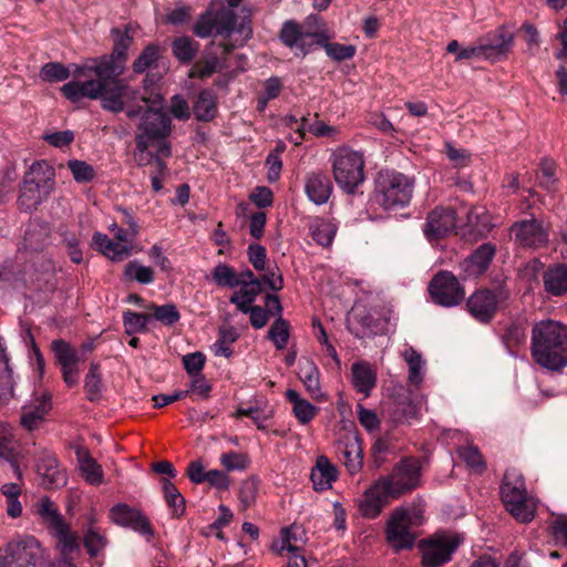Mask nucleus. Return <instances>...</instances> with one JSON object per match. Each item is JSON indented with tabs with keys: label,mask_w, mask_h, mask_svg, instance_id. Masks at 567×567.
<instances>
[{
	"label": "nucleus",
	"mask_w": 567,
	"mask_h": 567,
	"mask_svg": "<svg viewBox=\"0 0 567 567\" xmlns=\"http://www.w3.org/2000/svg\"><path fill=\"white\" fill-rule=\"evenodd\" d=\"M136 151L134 152V159L138 166L153 165L158 155L147 152L150 143L143 141V137L135 138Z\"/></svg>",
	"instance_id": "nucleus-61"
},
{
	"label": "nucleus",
	"mask_w": 567,
	"mask_h": 567,
	"mask_svg": "<svg viewBox=\"0 0 567 567\" xmlns=\"http://www.w3.org/2000/svg\"><path fill=\"white\" fill-rule=\"evenodd\" d=\"M299 379L306 386L312 399L319 400L322 398V392L319 383V369L313 361L305 359L299 363Z\"/></svg>",
	"instance_id": "nucleus-32"
},
{
	"label": "nucleus",
	"mask_w": 567,
	"mask_h": 567,
	"mask_svg": "<svg viewBox=\"0 0 567 567\" xmlns=\"http://www.w3.org/2000/svg\"><path fill=\"white\" fill-rule=\"evenodd\" d=\"M37 507L38 514L41 516L43 524L49 530L65 522L54 503L49 497H42L38 502Z\"/></svg>",
	"instance_id": "nucleus-40"
},
{
	"label": "nucleus",
	"mask_w": 567,
	"mask_h": 567,
	"mask_svg": "<svg viewBox=\"0 0 567 567\" xmlns=\"http://www.w3.org/2000/svg\"><path fill=\"white\" fill-rule=\"evenodd\" d=\"M43 549L31 536L7 544L0 556V567H41Z\"/></svg>",
	"instance_id": "nucleus-11"
},
{
	"label": "nucleus",
	"mask_w": 567,
	"mask_h": 567,
	"mask_svg": "<svg viewBox=\"0 0 567 567\" xmlns=\"http://www.w3.org/2000/svg\"><path fill=\"white\" fill-rule=\"evenodd\" d=\"M403 357L409 365V382L419 385L423 380L422 369L424 367L421 353L413 348H409L404 351Z\"/></svg>",
	"instance_id": "nucleus-44"
},
{
	"label": "nucleus",
	"mask_w": 567,
	"mask_h": 567,
	"mask_svg": "<svg viewBox=\"0 0 567 567\" xmlns=\"http://www.w3.org/2000/svg\"><path fill=\"white\" fill-rule=\"evenodd\" d=\"M289 336V322L282 317L277 318L268 331V338L274 342L277 350H282L286 348Z\"/></svg>",
	"instance_id": "nucleus-47"
},
{
	"label": "nucleus",
	"mask_w": 567,
	"mask_h": 567,
	"mask_svg": "<svg viewBox=\"0 0 567 567\" xmlns=\"http://www.w3.org/2000/svg\"><path fill=\"white\" fill-rule=\"evenodd\" d=\"M354 323L359 327L350 328L351 332L358 338L377 334L379 332V323L367 311L355 313L353 317Z\"/></svg>",
	"instance_id": "nucleus-45"
},
{
	"label": "nucleus",
	"mask_w": 567,
	"mask_h": 567,
	"mask_svg": "<svg viewBox=\"0 0 567 567\" xmlns=\"http://www.w3.org/2000/svg\"><path fill=\"white\" fill-rule=\"evenodd\" d=\"M220 463L227 471H243L249 465V458L244 453L227 452L220 455Z\"/></svg>",
	"instance_id": "nucleus-57"
},
{
	"label": "nucleus",
	"mask_w": 567,
	"mask_h": 567,
	"mask_svg": "<svg viewBox=\"0 0 567 567\" xmlns=\"http://www.w3.org/2000/svg\"><path fill=\"white\" fill-rule=\"evenodd\" d=\"M420 467L413 458L402 460L388 476L379 478L389 489L392 498H396L402 494L412 491L419 484Z\"/></svg>",
	"instance_id": "nucleus-14"
},
{
	"label": "nucleus",
	"mask_w": 567,
	"mask_h": 567,
	"mask_svg": "<svg viewBox=\"0 0 567 567\" xmlns=\"http://www.w3.org/2000/svg\"><path fill=\"white\" fill-rule=\"evenodd\" d=\"M338 478L336 466L324 455L317 457L316 465L311 470L310 480L318 492L331 488L332 482Z\"/></svg>",
	"instance_id": "nucleus-26"
},
{
	"label": "nucleus",
	"mask_w": 567,
	"mask_h": 567,
	"mask_svg": "<svg viewBox=\"0 0 567 567\" xmlns=\"http://www.w3.org/2000/svg\"><path fill=\"white\" fill-rule=\"evenodd\" d=\"M38 403L27 410L23 408V413L20 419L21 425L28 431H32L38 427L39 423L43 420L44 415L51 410V393H43L38 400Z\"/></svg>",
	"instance_id": "nucleus-30"
},
{
	"label": "nucleus",
	"mask_w": 567,
	"mask_h": 567,
	"mask_svg": "<svg viewBox=\"0 0 567 567\" xmlns=\"http://www.w3.org/2000/svg\"><path fill=\"white\" fill-rule=\"evenodd\" d=\"M152 319L151 315L125 311L123 313V323L127 334H135L147 330V322Z\"/></svg>",
	"instance_id": "nucleus-51"
},
{
	"label": "nucleus",
	"mask_w": 567,
	"mask_h": 567,
	"mask_svg": "<svg viewBox=\"0 0 567 567\" xmlns=\"http://www.w3.org/2000/svg\"><path fill=\"white\" fill-rule=\"evenodd\" d=\"M71 71L60 62L45 63L40 71V76L47 82H61L69 79Z\"/></svg>",
	"instance_id": "nucleus-53"
},
{
	"label": "nucleus",
	"mask_w": 567,
	"mask_h": 567,
	"mask_svg": "<svg viewBox=\"0 0 567 567\" xmlns=\"http://www.w3.org/2000/svg\"><path fill=\"white\" fill-rule=\"evenodd\" d=\"M248 259L256 270H265L267 259L266 248L259 244H250L248 246Z\"/></svg>",
	"instance_id": "nucleus-64"
},
{
	"label": "nucleus",
	"mask_w": 567,
	"mask_h": 567,
	"mask_svg": "<svg viewBox=\"0 0 567 567\" xmlns=\"http://www.w3.org/2000/svg\"><path fill=\"white\" fill-rule=\"evenodd\" d=\"M141 101L147 104L144 111L142 106H136L125 112L126 116L131 120L140 116L135 138L143 137V141L150 144L155 141L166 140L171 134L172 125L169 116L163 111V96L161 94L141 96Z\"/></svg>",
	"instance_id": "nucleus-5"
},
{
	"label": "nucleus",
	"mask_w": 567,
	"mask_h": 567,
	"mask_svg": "<svg viewBox=\"0 0 567 567\" xmlns=\"http://www.w3.org/2000/svg\"><path fill=\"white\" fill-rule=\"evenodd\" d=\"M37 472L42 477L45 488L60 487L66 483V474L60 467L55 455L47 450L41 451L37 460Z\"/></svg>",
	"instance_id": "nucleus-24"
},
{
	"label": "nucleus",
	"mask_w": 567,
	"mask_h": 567,
	"mask_svg": "<svg viewBox=\"0 0 567 567\" xmlns=\"http://www.w3.org/2000/svg\"><path fill=\"white\" fill-rule=\"evenodd\" d=\"M159 48L155 43H150L144 48L140 55L132 63V70L136 74L144 73L158 60Z\"/></svg>",
	"instance_id": "nucleus-48"
},
{
	"label": "nucleus",
	"mask_w": 567,
	"mask_h": 567,
	"mask_svg": "<svg viewBox=\"0 0 567 567\" xmlns=\"http://www.w3.org/2000/svg\"><path fill=\"white\" fill-rule=\"evenodd\" d=\"M0 458L10 464L19 481H22V472L19 465V453L12 445V434L6 423H0Z\"/></svg>",
	"instance_id": "nucleus-31"
},
{
	"label": "nucleus",
	"mask_w": 567,
	"mask_h": 567,
	"mask_svg": "<svg viewBox=\"0 0 567 567\" xmlns=\"http://www.w3.org/2000/svg\"><path fill=\"white\" fill-rule=\"evenodd\" d=\"M503 339L508 349L519 346L526 339L525 329L519 323H512L506 328Z\"/></svg>",
	"instance_id": "nucleus-62"
},
{
	"label": "nucleus",
	"mask_w": 567,
	"mask_h": 567,
	"mask_svg": "<svg viewBox=\"0 0 567 567\" xmlns=\"http://www.w3.org/2000/svg\"><path fill=\"white\" fill-rule=\"evenodd\" d=\"M199 44L190 37H178L172 43L173 55L182 63H189L196 55Z\"/></svg>",
	"instance_id": "nucleus-39"
},
{
	"label": "nucleus",
	"mask_w": 567,
	"mask_h": 567,
	"mask_svg": "<svg viewBox=\"0 0 567 567\" xmlns=\"http://www.w3.org/2000/svg\"><path fill=\"white\" fill-rule=\"evenodd\" d=\"M125 275L128 277H134V279L140 284H151L154 280V271L151 267L141 266L137 261H131L125 267Z\"/></svg>",
	"instance_id": "nucleus-58"
},
{
	"label": "nucleus",
	"mask_w": 567,
	"mask_h": 567,
	"mask_svg": "<svg viewBox=\"0 0 567 567\" xmlns=\"http://www.w3.org/2000/svg\"><path fill=\"white\" fill-rule=\"evenodd\" d=\"M318 47L323 48L327 55L337 62L350 60L357 52L355 45L330 42V40L322 41Z\"/></svg>",
	"instance_id": "nucleus-46"
},
{
	"label": "nucleus",
	"mask_w": 567,
	"mask_h": 567,
	"mask_svg": "<svg viewBox=\"0 0 567 567\" xmlns=\"http://www.w3.org/2000/svg\"><path fill=\"white\" fill-rule=\"evenodd\" d=\"M68 167L78 183H89L95 176L93 167L84 161L71 159Z\"/></svg>",
	"instance_id": "nucleus-55"
},
{
	"label": "nucleus",
	"mask_w": 567,
	"mask_h": 567,
	"mask_svg": "<svg viewBox=\"0 0 567 567\" xmlns=\"http://www.w3.org/2000/svg\"><path fill=\"white\" fill-rule=\"evenodd\" d=\"M305 530L301 526L291 525L281 530L280 547L277 549L280 554L284 550L289 553H297L300 549V544L303 543L302 536Z\"/></svg>",
	"instance_id": "nucleus-41"
},
{
	"label": "nucleus",
	"mask_w": 567,
	"mask_h": 567,
	"mask_svg": "<svg viewBox=\"0 0 567 567\" xmlns=\"http://www.w3.org/2000/svg\"><path fill=\"white\" fill-rule=\"evenodd\" d=\"M206 358L202 352H193L183 357V364L186 372L190 375H198L203 370Z\"/></svg>",
	"instance_id": "nucleus-63"
},
{
	"label": "nucleus",
	"mask_w": 567,
	"mask_h": 567,
	"mask_svg": "<svg viewBox=\"0 0 567 567\" xmlns=\"http://www.w3.org/2000/svg\"><path fill=\"white\" fill-rule=\"evenodd\" d=\"M250 16L248 13L238 16L230 8H221L216 11H206L195 23L193 31L199 38H208L212 35L221 37L230 40L231 35L237 33L243 38L240 41L221 42L224 59L237 47L243 45L251 38L252 30L250 28Z\"/></svg>",
	"instance_id": "nucleus-2"
},
{
	"label": "nucleus",
	"mask_w": 567,
	"mask_h": 567,
	"mask_svg": "<svg viewBox=\"0 0 567 567\" xmlns=\"http://www.w3.org/2000/svg\"><path fill=\"white\" fill-rule=\"evenodd\" d=\"M383 485L379 480L375 481L359 501V511L364 518H377L392 498L389 489Z\"/></svg>",
	"instance_id": "nucleus-21"
},
{
	"label": "nucleus",
	"mask_w": 567,
	"mask_h": 567,
	"mask_svg": "<svg viewBox=\"0 0 567 567\" xmlns=\"http://www.w3.org/2000/svg\"><path fill=\"white\" fill-rule=\"evenodd\" d=\"M495 252L496 248L491 243H484L478 246L460 264L463 278L468 279L483 275L488 269L492 260L494 259Z\"/></svg>",
	"instance_id": "nucleus-22"
},
{
	"label": "nucleus",
	"mask_w": 567,
	"mask_h": 567,
	"mask_svg": "<svg viewBox=\"0 0 567 567\" xmlns=\"http://www.w3.org/2000/svg\"><path fill=\"white\" fill-rule=\"evenodd\" d=\"M54 173L47 163H34L23 178L18 203L21 209H35L49 195Z\"/></svg>",
	"instance_id": "nucleus-9"
},
{
	"label": "nucleus",
	"mask_w": 567,
	"mask_h": 567,
	"mask_svg": "<svg viewBox=\"0 0 567 567\" xmlns=\"http://www.w3.org/2000/svg\"><path fill=\"white\" fill-rule=\"evenodd\" d=\"M375 199L385 209L406 206L413 194V183L398 172L382 171L375 179Z\"/></svg>",
	"instance_id": "nucleus-8"
},
{
	"label": "nucleus",
	"mask_w": 567,
	"mask_h": 567,
	"mask_svg": "<svg viewBox=\"0 0 567 567\" xmlns=\"http://www.w3.org/2000/svg\"><path fill=\"white\" fill-rule=\"evenodd\" d=\"M484 59L489 61H499L505 59L513 49L514 33L505 25L496 28L494 31L480 38Z\"/></svg>",
	"instance_id": "nucleus-20"
},
{
	"label": "nucleus",
	"mask_w": 567,
	"mask_h": 567,
	"mask_svg": "<svg viewBox=\"0 0 567 567\" xmlns=\"http://www.w3.org/2000/svg\"><path fill=\"white\" fill-rule=\"evenodd\" d=\"M331 167L337 185L347 194H354L364 181L363 156L349 147H340L332 153Z\"/></svg>",
	"instance_id": "nucleus-7"
},
{
	"label": "nucleus",
	"mask_w": 567,
	"mask_h": 567,
	"mask_svg": "<svg viewBox=\"0 0 567 567\" xmlns=\"http://www.w3.org/2000/svg\"><path fill=\"white\" fill-rule=\"evenodd\" d=\"M461 544L460 536H436L419 542L423 567H439L451 560Z\"/></svg>",
	"instance_id": "nucleus-15"
},
{
	"label": "nucleus",
	"mask_w": 567,
	"mask_h": 567,
	"mask_svg": "<svg viewBox=\"0 0 567 567\" xmlns=\"http://www.w3.org/2000/svg\"><path fill=\"white\" fill-rule=\"evenodd\" d=\"M411 517L406 508H395L385 525V538L389 545L399 553L414 547L416 534L411 530Z\"/></svg>",
	"instance_id": "nucleus-13"
},
{
	"label": "nucleus",
	"mask_w": 567,
	"mask_h": 567,
	"mask_svg": "<svg viewBox=\"0 0 567 567\" xmlns=\"http://www.w3.org/2000/svg\"><path fill=\"white\" fill-rule=\"evenodd\" d=\"M104 384L102 381L101 365L97 362H91L89 372L84 378V391L90 402H97L102 399Z\"/></svg>",
	"instance_id": "nucleus-36"
},
{
	"label": "nucleus",
	"mask_w": 567,
	"mask_h": 567,
	"mask_svg": "<svg viewBox=\"0 0 567 567\" xmlns=\"http://www.w3.org/2000/svg\"><path fill=\"white\" fill-rule=\"evenodd\" d=\"M352 383L359 392L369 395L375 385V374L367 364L361 362L353 363Z\"/></svg>",
	"instance_id": "nucleus-37"
},
{
	"label": "nucleus",
	"mask_w": 567,
	"mask_h": 567,
	"mask_svg": "<svg viewBox=\"0 0 567 567\" xmlns=\"http://www.w3.org/2000/svg\"><path fill=\"white\" fill-rule=\"evenodd\" d=\"M49 532L56 538V546L64 557L80 550L78 536L65 522Z\"/></svg>",
	"instance_id": "nucleus-34"
},
{
	"label": "nucleus",
	"mask_w": 567,
	"mask_h": 567,
	"mask_svg": "<svg viewBox=\"0 0 567 567\" xmlns=\"http://www.w3.org/2000/svg\"><path fill=\"white\" fill-rule=\"evenodd\" d=\"M193 113L199 122H210L218 114L217 95L213 90L200 91L193 103Z\"/></svg>",
	"instance_id": "nucleus-28"
},
{
	"label": "nucleus",
	"mask_w": 567,
	"mask_h": 567,
	"mask_svg": "<svg viewBox=\"0 0 567 567\" xmlns=\"http://www.w3.org/2000/svg\"><path fill=\"white\" fill-rule=\"evenodd\" d=\"M502 501L509 514L519 523H529L535 517V504L527 496L523 475L507 470L501 484Z\"/></svg>",
	"instance_id": "nucleus-6"
},
{
	"label": "nucleus",
	"mask_w": 567,
	"mask_h": 567,
	"mask_svg": "<svg viewBox=\"0 0 567 567\" xmlns=\"http://www.w3.org/2000/svg\"><path fill=\"white\" fill-rule=\"evenodd\" d=\"M344 466L351 474L359 472L362 467L361 449L357 443L346 444L340 451Z\"/></svg>",
	"instance_id": "nucleus-52"
},
{
	"label": "nucleus",
	"mask_w": 567,
	"mask_h": 567,
	"mask_svg": "<svg viewBox=\"0 0 567 567\" xmlns=\"http://www.w3.org/2000/svg\"><path fill=\"white\" fill-rule=\"evenodd\" d=\"M76 456L84 480L91 485H100L103 482V470L90 455L87 450L79 449Z\"/></svg>",
	"instance_id": "nucleus-33"
},
{
	"label": "nucleus",
	"mask_w": 567,
	"mask_h": 567,
	"mask_svg": "<svg viewBox=\"0 0 567 567\" xmlns=\"http://www.w3.org/2000/svg\"><path fill=\"white\" fill-rule=\"evenodd\" d=\"M258 488L259 481L255 476H250L241 483L239 491V499L246 507L255 503Z\"/></svg>",
	"instance_id": "nucleus-60"
},
{
	"label": "nucleus",
	"mask_w": 567,
	"mask_h": 567,
	"mask_svg": "<svg viewBox=\"0 0 567 567\" xmlns=\"http://www.w3.org/2000/svg\"><path fill=\"white\" fill-rule=\"evenodd\" d=\"M279 38L286 47L296 50V55L305 58L322 41L333 39V33L320 16L309 14L302 23L293 20L286 21Z\"/></svg>",
	"instance_id": "nucleus-4"
},
{
	"label": "nucleus",
	"mask_w": 567,
	"mask_h": 567,
	"mask_svg": "<svg viewBox=\"0 0 567 567\" xmlns=\"http://www.w3.org/2000/svg\"><path fill=\"white\" fill-rule=\"evenodd\" d=\"M305 193L315 205L328 203L333 192V184L330 176L323 171L308 172L303 179Z\"/></svg>",
	"instance_id": "nucleus-23"
},
{
	"label": "nucleus",
	"mask_w": 567,
	"mask_h": 567,
	"mask_svg": "<svg viewBox=\"0 0 567 567\" xmlns=\"http://www.w3.org/2000/svg\"><path fill=\"white\" fill-rule=\"evenodd\" d=\"M509 298V292L503 286L496 289L482 288L474 291L466 300V310L480 323H489L504 302Z\"/></svg>",
	"instance_id": "nucleus-10"
},
{
	"label": "nucleus",
	"mask_w": 567,
	"mask_h": 567,
	"mask_svg": "<svg viewBox=\"0 0 567 567\" xmlns=\"http://www.w3.org/2000/svg\"><path fill=\"white\" fill-rule=\"evenodd\" d=\"M130 30L128 25L124 30L113 28L111 53L72 64L73 75L85 80L63 84L61 92L65 99L72 103L82 99L100 100L101 107L112 113L123 112L126 103L136 100L138 91L121 78L126 69L127 51L134 41Z\"/></svg>",
	"instance_id": "nucleus-1"
},
{
	"label": "nucleus",
	"mask_w": 567,
	"mask_h": 567,
	"mask_svg": "<svg viewBox=\"0 0 567 567\" xmlns=\"http://www.w3.org/2000/svg\"><path fill=\"white\" fill-rule=\"evenodd\" d=\"M456 228V212L451 207L437 206L426 217L423 233L427 240L433 241L450 235Z\"/></svg>",
	"instance_id": "nucleus-19"
},
{
	"label": "nucleus",
	"mask_w": 567,
	"mask_h": 567,
	"mask_svg": "<svg viewBox=\"0 0 567 567\" xmlns=\"http://www.w3.org/2000/svg\"><path fill=\"white\" fill-rule=\"evenodd\" d=\"M427 291L434 303L451 308L460 305L465 298L464 287L451 272L442 270L429 282Z\"/></svg>",
	"instance_id": "nucleus-12"
},
{
	"label": "nucleus",
	"mask_w": 567,
	"mask_h": 567,
	"mask_svg": "<svg viewBox=\"0 0 567 567\" xmlns=\"http://www.w3.org/2000/svg\"><path fill=\"white\" fill-rule=\"evenodd\" d=\"M110 519L114 524L131 528L147 538L154 536V529L148 518L140 509L125 503H118L110 509Z\"/></svg>",
	"instance_id": "nucleus-18"
},
{
	"label": "nucleus",
	"mask_w": 567,
	"mask_h": 567,
	"mask_svg": "<svg viewBox=\"0 0 567 567\" xmlns=\"http://www.w3.org/2000/svg\"><path fill=\"white\" fill-rule=\"evenodd\" d=\"M286 399L292 404V413L301 424L309 423L316 416L318 408L302 399L296 390H287Z\"/></svg>",
	"instance_id": "nucleus-35"
},
{
	"label": "nucleus",
	"mask_w": 567,
	"mask_h": 567,
	"mask_svg": "<svg viewBox=\"0 0 567 567\" xmlns=\"http://www.w3.org/2000/svg\"><path fill=\"white\" fill-rule=\"evenodd\" d=\"M545 291L554 297L567 293V265L556 264L548 267L543 274Z\"/></svg>",
	"instance_id": "nucleus-27"
},
{
	"label": "nucleus",
	"mask_w": 567,
	"mask_h": 567,
	"mask_svg": "<svg viewBox=\"0 0 567 567\" xmlns=\"http://www.w3.org/2000/svg\"><path fill=\"white\" fill-rule=\"evenodd\" d=\"M14 396V381L11 368H0V402L8 403Z\"/></svg>",
	"instance_id": "nucleus-59"
},
{
	"label": "nucleus",
	"mask_w": 567,
	"mask_h": 567,
	"mask_svg": "<svg viewBox=\"0 0 567 567\" xmlns=\"http://www.w3.org/2000/svg\"><path fill=\"white\" fill-rule=\"evenodd\" d=\"M51 228L39 219L30 220L23 237V249L31 252L42 251L50 243Z\"/></svg>",
	"instance_id": "nucleus-25"
},
{
	"label": "nucleus",
	"mask_w": 567,
	"mask_h": 567,
	"mask_svg": "<svg viewBox=\"0 0 567 567\" xmlns=\"http://www.w3.org/2000/svg\"><path fill=\"white\" fill-rule=\"evenodd\" d=\"M535 362L551 371L567 365V326L554 320L537 322L532 334Z\"/></svg>",
	"instance_id": "nucleus-3"
},
{
	"label": "nucleus",
	"mask_w": 567,
	"mask_h": 567,
	"mask_svg": "<svg viewBox=\"0 0 567 567\" xmlns=\"http://www.w3.org/2000/svg\"><path fill=\"white\" fill-rule=\"evenodd\" d=\"M457 454L460 458L464 461L470 468L478 473H482L486 470V463L477 446H461L457 449Z\"/></svg>",
	"instance_id": "nucleus-49"
},
{
	"label": "nucleus",
	"mask_w": 567,
	"mask_h": 567,
	"mask_svg": "<svg viewBox=\"0 0 567 567\" xmlns=\"http://www.w3.org/2000/svg\"><path fill=\"white\" fill-rule=\"evenodd\" d=\"M398 398L394 400L393 412L391 417L395 423L410 422L416 419L419 410L416 404L413 403L406 390L403 386L395 389Z\"/></svg>",
	"instance_id": "nucleus-29"
},
{
	"label": "nucleus",
	"mask_w": 567,
	"mask_h": 567,
	"mask_svg": "<svg viewBox=\"0 0 567 567\" xmlns=\"http://www.w3.org/2000/svg\"><path fill=\"white\" fill-rule=\"evenodd\" d=\"M51 349L55 362L61 369L64 383L69 388L76 385L80 377L79 363L81 361L79 351L63 339L53 340Z\"/></svg>",
	"instance_id": "nucleus-17"
},
{
	"label": "nucleus",
	"mask_w": 567,
	"mask_h": 567,
	"mask_svg": "<svg viewBox=\"0 0 567 567\" xmlns=\"http://www.w3.org/2000/svg\"><path fill=\"white\" fill-rule=\"evenodd\" d=\"M218 334V340L215 343V354L229 358L233 354L230 344H233L237 340L238 333L236 332L234 327L223 326L219 328Z\"/></svg>",
	"instance_id": "nucleus-50"
},
{
	"label": "nucleus",
	"mask_w": 567,
	"mask_h": 567,
	"mask_svg": "<svg viewBox=\"0 0 567 567\" xmlns=\"http://www.w3.org/2000/svg\"><path fill=\"white\" fill-rule=\"evenodd\" d=\"M509 234L520 247L539 248L549 241V230L543 219L532 216L529 219H520L509 227Z\"/></svg>",
	"instance_id": "nucleus-16"
},
{
	"label": "nucleus",
	"mask_w": 567,
	"mask_h": 567,
	"mask_svg": "<svg viewBox=\"0 0 567 567\" xmlns=\"http://www.w3.org/2000/svg\"><path fill=\"white\" fill-rule=\"evenodd\" d=\"M147 308L153 311L151 315L152 319L159 321L164 326L172 327L181 319V313L174 303L163 306L151 303Z\"/></svg>",
	"instance_id": "nucleus-43"
},
{
	"label": "nucleus",
	"mask_w": 567,
	"mask_h": 567,
	"mask_svg": "<svg viewBox=\"0 0 567 567\" xmlns=\"http://www.w3.org/2000/svg\"><path fill=\"white\" fill-rule=\"evenodd\" d=\"M337 234V226L330 221H322L312 230V238L321 246H330Z\"/></svg>",
	"instance_id": "nucleus-56"
},
{
	"label": "nucleus",
	"mask_w": 567,
	"mask_h": 567,
	"mask_svg": "<svg viewBox=\"0 0 567 567\" xmlns=\"http://www.w3.org/2000/svg\"><path fill=\"white\" fill-rule=\"evenodd\" d=\"M94 519L90 518V525L83 536V545L90 557H96L106 547L107 538L94 527Z\"/></svg>",
	"instance_id": "nucleus-38"
},
{
	"label": "nucleus",
	"mask_w": 567,
	"mask_h": 567,
	"mask_svg": "<svg viewBox=\"0 0 567 567\" xmlns=\"http://www.w3.org/2000/svg\"><path fill=\"white\" fill-rule=\"evenodd\" d=\"M213 279L220 287H238L235 270L226 264H218L213 270Z\"/></svg>",
	"instance_id": "nucleus-54"
},
{
	"label": "nucleus",
	"mask_w": 567,
	"mask_h": 567,
	"mask_svg": "<svg viewBox=\"0 0 567 567\" xmlns=\"http://www.w3.org/2000/svg\"><path fill=\"white\" fill-rule=\"evenodd\" d=\"M221 69L220 60L216 54H210L198 60L192 66L188 76L190 79H207Z\"/></svg>",
	"instance_id": "nucleus-42"
}]
</instances>
